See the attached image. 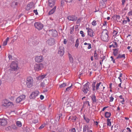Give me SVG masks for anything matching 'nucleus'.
<instances>
[{
  "mask_svg": "<svg viewBox=\"0 0 132 132\" xmlns=\"http://www.w3.org/2000/svg\"><path fill=\"white\" fill-rule=\"evenodd\" d=\"M91 97L93 103H95L97 102L96 96L94 95H92Z\"/></svg>",
  "mask_w": 132,
  "mask_h": 132,
  "instance_id": "nucleus-27",
  "label": "nucleus"
},
{
  "mask_svg": "<svg viewBox=\"0 0 132 132\" xmlns=\"http://www.w3.org/2000/svg\"><path fill=\"white\" fill-rule=\"evenodd\" d=\"M25 96L24 95H21L16 99V102L17 103H19L22 100L25 99Z\"/></svg>",
  "mask_w": 132,
  "mask_h": 132,
  "instance_id": "nucleus-15",
  "label": "nucleus"
},
{
  "mask_svg": "<svg viewBox=\"0 0 132 132\" xmlns=\"http://www.w3.org/2000/svg\"><path fill=\"white\" fill-rule=\"evenodd\" d=\"M16 124L17 126L21 127L22 126V124L21 122L20 121H18L16 122Z\"/></svg>",
  "mask_w": 132,
  "mask_h": 132,
  "instance_id": "nucleus-40",
  "label": "nucleus"
},
{
  "mask_svg": "<svg viewBox=\"0 0 132 132\" xmlns=\"http://www.w3.org/2000/svg\"><path fill=\"white\" fill-rule=\"evenodd\" d=\"M18 4V3L17 2H14L12 3L11 5L12 7H13V5H17Z\"/></svg>",
  "mask_w": 132,
  "mask_h": 132,
  "instance_id": "nucleus-41",
  "label": "nucleus"
},
{
  "mask_svg": "<svg viewBox=\"0 0 132 132\" xmlns=\"http://www.w3.org/2000/svg\"><path fill=\"white\" fill-rule=\"evenodd\" d=\"M64 53V48L63 45L59 47L58 52V54L60 56H62Z\"/></svg>",
  "mask_w": 132,
  "mask_h": 132,
  "instance_id": "nucleus-10",
  "label": "nucleus"
},
{
  "mask_svg": "<svg viewBox=\"0 0 132 132\" xmlns=\"http://www.w3.org/2000/svg\"><path fill=\"white\" fill-rule=\"evenodd\" d=\"M106 86V85L105 83L100 82L96 84V89L104 93L105 91V88Z\"/></svg>",
  "mask_w": 132,
  "mask_h": 132,
  "instance_id": "nucleus-1",
  "label": "nucleus"
},
{
  "mask_svg": "<svg viewBox=\"0 0 132 132\" xmlns=\"http://www.w3.org/2000/svg\"><path fill=\"white\" fill-rule=\"evenodd\" d=\"M92 24L94 26H96L97 24L96 21L95 20L93 21L92 22Z\"/></svg>",
  "mask_w": 132,
  "mask_h": 132,
  "instance_id": "nucleus-42",
  "label": "nucleus"
},
{
  "mask_svg": "<svg viewBox=\"0 0 132 132\" xmlns=\"http://www.w3.org/2000/svg\"><path fill=\"white\" fill-rule=\"evenodd\" d=\"M84 119L87 123H88L89 122V119L88 118H86L84 117Z\"/></svg>",
  "mask_w": 132,
  "mask_h": 132,
  "instance_id": "nucleus-49",
  "label": "nucleus"
},
{
  "mask_svg": "<svg viewBox=\"0 0 132 132\" xmlns=\"http://www.w3.org/2000/svg\"><path fill=\"white\" fill-rule=\"evenodd\" d=\"M94 56L96 60H97L98 59L97 58V55L98 54L97 53L96 50L94 52Z\"/></svg>",
  "mask_w": 132,
  "mask_h": 132,
  "instance_id": "nucleus-34",
  "label": "nucleus"
},
{
  "mask_svg": "<svg viewBox=\"0 0 132 132\" xmlns=\"http://www.w3.org/2000/svg\"><path fill=\"white\" fill-rule=\"evenodd\" d=\"M68 19L70 21H76L77 18L75 15H70L69 16L67 17Z\"/></svg>",
  "mask_w": 132,
  "mask_h": 132,
  "instance_id": "nucleus-17",
  "label": "nucleus"
},
{
  "mask_svg": "<svg viewBox=\"0 0 132 132\" xmlns=\"http://www.w3.org/2000/svg\"><path fill=\"white\" fill-rule=\"evenodd\" d=\"M71 132H76L75 128H72L71 130Z\"/></svg>",
  "mask_w": 132,
  "mask_h": 132,
  "instance_id": "nucleus-57",
  "label": "nucleus"
},
{
  "mask_svg": "<svg viewBox=\"0 0 132 132\" xmlns=\"http://www.w3.org/2000/svg\"><path fill=\"white\" fill-rule=\"evenodd\" d=\"M114 19L117 22L120 21L119 20L120 19V17L119 15H115L113 16Z\"/></svg>",
  "mask_w": 132,
  "mask_h": 132,
  "instance_id": "nucleus-28",
  "label": "nucleus"
},
{
  "mask_svg": "<svg viewBox=\"0 0 132 132\" xmlns=\"http://www.w3.org/2000/svg\"><path fill=\"white\" fill-rule=\"evenodd\" d=\"M72 85H71L70 86L68 87L66 89L65 91H69L71 89V86Z\"/></svg>",
  "mask_w": 132,
  "mask_h": 132,
  "instance_id": "nucleus-44",
  "label": "nucleus"
},
{
  "mask_svg": "<svg viewBox=\"0 0 132 132\" xmlns=\"http://www.w3.org/2000/svg\"><path fill=\"white\" fill-rule=\"evenodd\" d=\"M67 86V84L65 83H64L62 84L59 86V87L60 88L64 87Z\"/></svg>",
  "mask_w": 132,
  "mask_h": 132,
  "instance_id": "nucleus-36",
  "label": "nucleus"
},
{
  "mask_svg": "<svg viewBox=\"0 0 132 132\" xmlns=\"http://www.w3.org/2000/svg\"><path fill=\"white\" fill-rule=\"evenodd\" d=\"M95 84H92V88H93V91H94L95 90Z\"/></svg>",
  "mask_w": 132,
  "mask_h": 132,
  "instance_id": "nucleus-56",
  "label": "nucleus"
},
{
  "mask_svg": "<svg viewBox=\"0 0 132 132\" xmlns=\"http://www.w3.org/2000/svg\"><path fill=\"white\" fill-rule=\"evenodd\" d=\"M84 45H88V46L87 47L88 49H90L91 48V45L90 43H84Z\"/></svg>",
  "mask_w": 132,
  "mask_h": 132,
  "instance_id": "nucleus-37",
  "label": "nucleus"
},
{
  "mask_svg": "<svg viewBox=\"0 0 132 132\" xmlns=\"http://www.w3.org/2000/svg\"><path fill=\"white\" fill-rule=\"evenodd\" d=\"M34 59L35 62L40 63L42 62L44 60V57L41 55H36L35 56Z\"/></svg>",
  "mask_w": 132,
  "mask_h": 132,
  "instance_id": "nucleus-6",
  "label": "nucleus"
},
{
  "mask_svg": "<svg viewBox=\"0 0 132 132\" xmlns=\"http://www.w3.org/2000/svg\"><path fill=\"white\" fill-rule=\"evenodd\" d=\"M7 124V121L5 119L0 120V124L2 126H5Z\"/></svg>",
  "mask_w": 132,
  "mask_h": 132,
  "instance_id": "nucleus-20",
  "label": "nucleus"
},
{
  "mask_svg": "<svg viewBox=\"0 0 132 132\" xmlns=\"http://www.w3.org/2000/svg\"><path fill=\"white\" fill-rule=\"evenodd\" d=\"M102 40L104 41H107L108 40V31L106 29L103 30L101 36Z\"/></svg>",
  "mask_w": 132,
  "mask_h": 132,
  "instance_id": "nucleus-2",
  "label": "nucleus"
},
{
  "mask_svg": "<svg viewBox=\"0 0 132 132\" xmlns=\"http://www.w3.org/2000/svg\"><path fill=\"white\" fill-rule=\"evenodd\" d=\"M128 14L129 16H132V10L128 12Z\"/></svg>",
  "mask_w": 132,
  "mask_h": 132,
  "instance_id": "nucleus-47",
  "label": "nucleus"
},
{
  "mask_svg": "<svg viewBox=\"0 0 132 132\" xmlns=\"http://www.w3.org/2000/svg\"><path fill=\"white\" fill-rule=\"evenodd\" d=\"M12 105H13L12 102H9L7 100L5 99L3 101L2 106L7 107Z\"/></svg>",
  "mask_w": 132,
  "mask_h": 132,
  "instance_id": "nucleus-7",
  "label": "nucleus"
},
{
  "mask_svg": "<svg viewBox=\"0 0 132 132\" xmlns=\"http://www.w3.org/2000/svg\"><path fill=\"white\" fill-rule=\"evenodd\" d=\"M68 56L70 62L71 63H73V59L71 55L69 53L68 54Z\"/></svg>",
  "mask_w": 132,
  "mask_h": 132,
  "instance_id": "nucleus-25",
  "label": "nucleus"
},
{
  "mask_svg": "<svg viewBox=\"0 0 132 132\" xmlns=\"http://www.w3.org/2000/svg\"><path fill=\"white\" fill-rule=\"evenodd\" d=\"M126 17L127 19V22L128 21L129 22H130V20L129 19V18L127 16Z\"/></svg>",
  "mask_w": 132,
  "mask_h": 132,
  "instance_id": "nucleus-63",
  "label": "nucleus"
},
{
  "mask_svg": "<svg viewBox=\"0 0 132 132\" xmlns=\"http://www.w3.org/2000/svg\"><path fill=\"white\" fill-rule=\"evenodd\" d=\"M44 98V97L43 95H40V98L41 100H43Z\"/></svg>",
  "mask_w": 132,
  "mask_h": 132,
  "instance_id": "nucleus-58",
  "label": "nucleus"
},
{
  "mask_svg": "<svg viewBox=\"0 0 132 132\" xmlns=\"http://www.w3.org/2000/svg\"><path fill=\"white\" fill-rule=\"evenodd\" d=\"M39 93V92L38 91H35L33 92L30 95V99L35 98L38 95Z\"/></svg>",
  "mask_w": 132,
  "mask_h": 132,
  "instance_id": "nucleus-14",
  "label": "nucleus"
},
{
  "mask_svg": "<svg viewBox=\"0 0 132 132\" xmlns=\"http://www.w3.org/2000/svg\"><path fill=\"white\" fill-rule=\"evenodd\" d=\"M101 58L102 59V60L101 61L102 62H103V61L105 60V59L106 57L104 55H103L102 57L101 56Z\"/></svg>",
  "mask_w": 132,
  "mask_h": 132,
  "instance_id": "nucleus-43",
  "label": "nucleus"
},
{
  "mask_svg": "<svg viewBox=\"0 0 132 132\" xmlns=\"http://www.w3.org/2000/svg\"><path fill=\"white\" fill-rule=\"evenodd\" d=\"M55 41L54 39L52 38L49 39L47 41V43L50 45H52L54 44Z\"/></svg>",
  "mask_w": 132,
  "mask_h": 132,
  "instance_id": "nucleus-18",
  "label": "nucleus"
},
{
  "mask_svg": "<svg viewBox=\"0 0 132 132\" xmlns=\"http://www.w3.org/2000/svg\"><path fill=\"white\" fill-rule=\"evenodd\" d=\"M33 6V2H30L27 5L26 7V9L27 10H29L31 8H32Z\"/></svg>",
  "mask_w": 132,
  "mask_h": 132,
  "instance_id": "nucleus-19",
  "label": "nucleus"
},
{
  "mask_svg": "<svg viewBox=\"0 0 132 132\" xmlns=\"http://www.w3.org/2000/svg\"><path fill=\"white\" fill-rule=\"evenodd\" d=\"M66 2L70 3L72 2L73 0H65Z\"/></svg>",
  "mask_w": 132,
  "mask_h": 132,
  "instance_id": "nucleus-60",
  "label": "nucleus"
},
{
  "mask_svg": "<svg viewBox=\"0 0 132 132\" xmlns=\"http://www.w3.org/2000/svg\"><path fill=\"white\" fill-rule=\"evenodd\" d=\"M34 81L33 78L31 77H27L26 80V84L28 88L31 87L34 84Z\"/></svg>",
  "mask_w": 132,
  "mask_h": 132,
  "instance_id": "nucleus-3",
  "label": "nucleus"
},
{
  "mask_svg": "<svg viewBox=\"0 0 132 132\" xmlns=\"http://www.w3.org/2000/svg\"><path fill=\"white\" fill-rule=\"evenodd\" d=\"M10 67L12 69V70L14 71L16 70L19 68L17 64L14 62L12 63L10 65Z\"/></svg>",
  "mask_w": 132,
  "mask_h": 132,
  "instance_id": "nucleus-11",
  "label": "nucleus"
},
{
  "mask_svg": "<svg viewBox=\"0 0 132 132\" xmlns=\"http://www.w3.org/2000/svg\"><path fill=\"white\" fill-rule=\"evenodd\" d=\"M114 99V98L112 97H110V102H112Z\"/></svg>",
  "mask_w": 132,
  "mask_h": 132,
  "instance_id": "nucleus-59",
  "label": "nucleus"
},
{
  "mask_svg": "<svg viewBox=\"0 0 132 132\" xmlns=\"http://www.w3.org/2000/svg\"><path fill=\"white\" fill-rule=\"evenodd\" d=\"M80 34H81L82 37H84L85 36V35L84 34V32L82 31H80Z\"/></svg>",
  "mask_w": 132,
  "mask_h": 132,
  "instance_id": "nucleus-48",
  "label": "nucleus"
},
{
  "mask_svg": "<svg viewBox=\"0 0 132 132\" xmlns=\"http://www.w3.org/2000/svg\"><path fill=\"white\" fill-rule=\"evenodd\" d=\"M77 118V117L76 116H71L69 117V120H71V121H72L73 122H75L76 121Z\"/></svg>",
  "mask_w": 132,
  "mask_h": 132,
  "instance_id": "nucleus-24",
  "label": "nucleus"
},
{
  "mask_svg": "<svg viewBox=\"0 0 132 132\" xmlns=\"http://www.w3.org/2000/svg\"><path fill=\"white\" fill-rule=\"evenodd\" d=\"M118 33V31L117 29H115L114 30L113 32V36H116Z\"/></svg>",
  "mask_w": 132,
  "mask_h": 132,
  "instance_id": "nucleus-32",
  "label": "nucleus"
},
{
  "mask_svg": "<svg viewBox=\"0 0 132 132\" xmlns=\"http://www.w3.org/2000/svg\"><path fill=\"white\" fill-rule=\"evenodd\" d=\"M122 74L121 73H120V74L119 77H118V79L121 82L122 80L120 77H122Z\"/></svg>",
  "mask_w": 132,
  "mask_h": 132,
  "instance_id": "nucleus-46",
  "label": "nucleus"
},
{
  "mask_svg": "<svg viewBox=\"0 0 132 132\" xmlns=\"http://www.w3.org/2000/svg\"><path fill=\"white\" fill-rule=\"evenodd\" d=\"M79 44V41L78 39H77L75 44V47H76V48H78V46Z\"/></svg>",
  "mask_w": 132,
  "mask_h": 132,
  "instance_id": "nucleus-29",
  "label": "nucleus"
},
{
  "mask_svg": "<svg viewBox=\"0 0 132 132\" xmlns=\"http://www.w3.org/2000/svg\"><path fill=\"white\" fill-rule=\"evenodd\" d=\"M75 104V102L73 101L70 100L67 104L66 107L68 109H72V107L74 106Z\"/></svg>",
  "mask_w": 132,
  "mask_h": 132,
  "instance_id": "nucleus-9",
  "label": "nucleus"
},
{
  "mask_svg": "<svg viewBox=\"0 0 132 132\" xmlns=\"http://www.w3.org/2000/svg\"><path fill=\"white\" fill-rule=\"evenodd\" d=\"M7 41H4L3 43V46H5L7 45Z\"/></svg>",
  "mask_w": 132,
  "mask_h": 132,
  "instance_id": "nucleus-62",
  "label": "nucleus"
},
{
  "mask_svg": "<svg viewBox=\"0 0 132 132\" xmlns=\"http://www.w3.org/2000/svg\"><path fill=\"white\" fill-rule=\"evenodd\" d=\"M48 84V82L47 81V80L45 79L43 82L40 84V86L42 87H45Z\"/></svg>",
  "mask_w": 132,
  "mask_h": 132,
  "instance_id": "nucleus-22",
  "label": "nucleus"
},
{
  "mask_svg": "<svg viewBox=\"0 0 132 132\" xmlns=\"http://www.w3.org/2000/svg\"><path fill=\"white\" fill-rule=\"evenodd\" d=\"M74 26H72V27H70V33L71 34H72L74 30Z\"/></svg>",
  "mask_w": 132,
  "mask_h": 132,
  "instance_id": "nucleus-38",
  "label": "nucleus"
},
{
  "mask_svg": "<svg viewBox=\"0 0 132 132\" xmlns=\"http://www.w3.org/2000/svg\"><path fill=\"white\" fill-rule=\"evenodd\" d=\"M45 126V124L42 125L39 128V129H41L44 128Z\"/></svg>",
  "mask_w": 132,
  "mask_h": 132,
  "instance_id": "nucleus-45",
  "label": "nucleus"
},
{
  "mask_svg": "<svg viewBox=\"0 0 132 132\" xmlns=\"http://www.w3.org/2000/svg\"><path fill=\"white\" fill-rule=\"evenodd\" d=\"M35 28L38 30L42 29L44 27L43 25L41 23L39 22H36L34 24Z\"/></svg>",
  "mask_w": 132,
  "mask_h": 132,
  "instance_id": "nucleus-8",
  "label": "nucleus"
},
{
  "mask_svg": "<svg viewBox=\"0 0 132 132\" xmlns=\"http://www.w3.org/2000/svg\"><path fill=\"white\" fill-rule=\"evenodd\" d=\"M47 75H40L38 77H36V79L38 80H42L44 79L46 76Z\"/></svg>",
  "mask_w": 132,
  "mask_h": 132,
  "instance_id": "nucleus-23",
  "label": "nucleus"
},
{
  "mask_svg": "<svg viewBox=\"0 0 132 132\" xmlns=\"http://www.w3.org/2000/svg\"><path fill=\"white\" fill-rule=\"evenodd\" d=\"M111 119H107V124L108 126L110 127L111 126V122L110 121Z\"/></svg>",
  "mask_w": 132,
  "mask_h": 132,
  "instance_id": "nucleus-33",
  "label": "nucleus"
},
{
  "mask_svg": "<svg viewBox=\"0 0 132 132\" xmlns=\"http://www.w3.org/2000/svg\"><path fill=\"white\" fill-rule=\"evenodd\" d=\"M48 34L50 36H51L54 37H56L57 35V31L54 30H49L48 32Z\"/></svg>",
  "mask_w": 132,
  "mask_h": 132,
  "instance_id": "nucleus-12",
  "label": "nucleus"
},
{
  "mask_svg": "<svg viewBox=\"0 0 132 132\" xmlns=\"http://www.w3.org/2000/svg\"><path fill=\"white\" fill-rule=\"evenodd\" d=\"M84 132H92L91 130H90L88 126L87 125H86L83 128Z\"/></svg>",
  "mask_w": 132,
  "mask_h": 132,
  "instance_id": "nucleus-21",
  "label": "nucleus"
},
{
  "mask_svg": "<svg viewBox=\"0 0 132 132\" xmlns=\"http://www.w3.org/2000/svg\"><path fill=\"white\" fill-rule=\"evenodd\" d=\"M44 68V65L42 63L36 64L34 65V69L36 71H38L42 70Z\"/></svg>",
  "mask_w": 132,
  "mask_h": 132,
  "instance_id": "nucleus-4",
  "label": "nucleus"
},
{
  "mask_svg": "<svg viewBox=\"0 0 132 132\" xmlns=\"http://www.w3.org/2000/svg\"><path fill=\"white\" fill-rule=\"evenodd\" d=\"M89 83L88 82L83 86L81 90L84 94H87L89 90Z\"/></svg>",
  "mask_w": 132,
  "mask_h": 132,
  "instance_id": "nucleus-5",
  "label": "nucleus"
},
{
  "mask_svg": "<svg viewBox=\"0 0 132 132\" xmlns=\"http://www.w3.org/2000/svg\"><path fill=\"white\" fill-rule=\"evenodd\" d=\"M127 23V21H126V20H123L122 21V23H123L126 24Z\"/></svg>",
  "mask_w": 132,
  "mask_h": 132,
  "instance_id": "nucleus-61",
  "label": "nucleus"
},
{
  "mask_svg": "<svg viewBox=\"0 0 132 132\" xmlns=\"http://www.w3.org/2000/svg\"><path fill=\"white\" fill-rule=\"evenodd\" d=\"M34 12L35 13L36 15H38V12L37 11V10H34Z\"/></svg>",
  "mask_w": 132,
  "mask_h": 132,
  "instance_id": "nucleus-54",
  "label": "nucleus"
},
{
  "mask_svg": "<svg viewBox=\"0 0 132 132\" xmlns=\"http://www.w3.org/2000/svg\"><path fill=\"white\" fill-rule=\"evenodd\" d=\"M56 9V7L54 6L53 8L48 13V15H50L53 14L54 12Z\"/></svg>",
  "mask_w": 132,
  "mask_h": 132,
  "instance_id": "nucleus-26",
  "label": "nucleus"
},
{
  "mask_svg": "<svg viewBox=\"0 0 132 132\" xmlns=\"http://www.w3.org/2000/svg\"><path fill=\"white\" fill-rule=\"evenodd\" d=\"M111 115V113L110 112H106L105 113V117L106 118H109Z\"/></svg>",
  "mask_w": 132,
  "mask_h": 132,
  "instance_id": "nucleus-30",
  "label": "nucleus"
},
{
  "mask_svg": "<svg viewBox=\"0 0 132 132\" xmlns=\"http://www.w3.org/2000/svg\"><path fill=\"white\" fill-rule=\"evenodd\" d=\"M38 122V120L37 119H34L33 121V122L35 123H36Z\"/></svg>",
  "mask_w": 132,
  "mask_h": 132,
  "instance_id": "nucleus-55",
  "label": "nucleus"
},
{
  "mask_svg": "<svg viewBox=\"0 0 132 132\" xmlns=\"http://www.w3.org/2000/svg\"><path fill=\"white\" fill-rule=\"evenodd\" d=\"M85 104L89 106H90V105L89 104V102L88 101H87L85 102Z\"/></svg>",
  "mask_w": 132,
  "mask_h": 132,
  "instance_id": "nucleus-50",
  "label": "nucleus"
},
{
  "mask_svg": "<svg viewBox=\"0 0 132 132\" xmlns=\"http://www.w3.org/2000/svg\"><path fill=\"white\" fill-rule=\"evenodd\" d=\"M113 44H112L111 45H110V47H111V46H113V47H117V43L116 42H114L113 43Z\"/></svg>",
  "mask_w": 132,
  "mask_h": 132,
  "instance_id": "nucleus-39",
  "label": "nucleus"
},
{
  "mask_svg": "<svg viewBox=\"0 0 132 132\" xmlns=\"http://www.w3.org/2000/svg\"><path fill=\"white\" fill-rule=\"evenodd\" d=\"M125 58V54H119L117 57H116V59H118L119 58Z\"/></svg>",
  "mask_w": 132,
  "mask_h": 132,
  "instance_id": "nucleus-31",
  "label": "nucleus"
},
{
  "mask_svg": "<svg viewBox=\"0 0 132 132\" xmlns=\"http://www.w3.org/2000/svg\"><path fill=\"white\" fill-rule=\"evenodd\" d=\"M55 4V0H49L48 5L50 7L52 8L54 7Z\"/></svg>",
  "mask_w": 132,
  "mask_h": 132,
  "instance_id": "nucleus-16",
  "label": "nucleus"
},
{
  "mask_svg": "<svg viewBox=\"0 0 132 132\" xmlns=\"http://www.w3.org/2000/svg\"><path fill=\"white\" fill-rule=\"evenodd\" d=\"M118 52V50L116 49L113 50V54L114 56H116Z\"/></svg>",
  "mask_w": 132,
  "mask_h": 132,
  "instance_id": "nucleus-35",
  "label": "nucleus"
},
{
  "mask_svg": "<svg viewBox=\"0 0 132 132\" xmlns=\"http://www.w3.org/2000/svg\"><path fill=\"white\" fill-rule=\"evenodd\" d=\"M103 26H104L106 27L107 26V22L105 21L104 23L103 24Z\"/></svg>",
  "mask_w": 132,
  "mask_h": 132,
  "instance_id": "nucleus-52",
  "label": "nucleus"
},
{
  "mask_svg": "<svg viewBox=\"0 0 132 132\" xmlns=\"http://www.w3.org/2000/svg\"><path fill=\"white\" fill-rule=\"evenodd\" d=\"M111 58L112 59L111 61H113V63H115V60L113 59V56H111Z\"/></svg>",
  "mask_w": 132,
  "mask_h": 132,
  "instance_id": "nucleus-53",
  "label": "nucleus"
},
{
  "mask_svg": "<svg viewBox=\"0 0 132 132\" xmlns=\"http://www.w3.org/2000/svg\"><path fill=\"white\" fill-rule=\"evenodd\" d=\"M87 30L88 35L90 37H93L94 36L95 33L90 28H86Z\"/></svg>",
  "mask_w": 132,
  "mask_h": 132,
  "instance_id": "nucleus-13",
  "label": "nucleus"
},
{
  "mask_svg": "<svg viewBox=\"0 0 132 132\" xmlns=\"http://www.w3.org/2000/svg\"><path fill=\"white\" fill-rule=\"evenodd\" d=\"M126 129L128 130V131L129 132H131V130L130 129L129 127H127L126 128Z\"/></svg>",
  "mask_w": 132,
  "mask_h": 132,
  "instance_id": "nucleus-64",
  "label": "nucleus"
},
{
  "mask_svg": "<svg viewBox=\"0 0 132 132\" xmlns=\"http://www.w3.org/2000/svg\"><path fill=\"white\" fill-rule=\"evenodd\" d=\"M126 0H121L122 4V5H124L126 2Z\"/></svg>",
  "mask_w": 132,
  "mask_h": 132,
  "instance_id": "nucleus-51",
  "label": "nucleus"
}]
</instances>
